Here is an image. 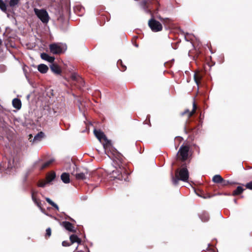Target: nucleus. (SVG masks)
Here are the masks:
<instances>
[{"label": "nucleus", "mask_w": 252, "mask_h": 252, "mask_svg": "<svg viewBox=\"0 0 252 252\" xmlns=\"http://www.w3.org/2000/svg\"><path fill=\"white\" fill-rule=\"evenodd\" d=\"M2 43V41L0 39V45H1Z\"/></svg>", "instance_id": "nucleus-39"}, {"label": "nucleus", "mask_w": 252, "mask_h": 252, "mask_svg": "<svg viewBox=\"0 0 252 252\" xmlns=\"http://www.w3.org/2000/svg\"><path fill=\"white\" fill-rule=\"evenodd\" d=\"M117 65L118 66H120L121 65V67L120 68L121 70L122 71H124L126 70V67L125 65H123V63H122V61L121 60H119L117 62Z\"/></svg>", "instance_id": "nucleus-31"}, {"label": "nucleus", "mask_w": 252, "mask_h": 252, "mask_svg": "<svg viewBox=\"0 0 252 252\" xmlns=\"http://www.w3.org/2000/svg\"><path fill=\"white\" fill-rule=\"evenodd\" d=\"M62 225L68 231L75 232V230L73 224L69 221H64L62 222Z\"/></svg>", "instance_id": "nucleus-11"}, {"label": "nucleus", "mask_w": 252, "mask_h": 252, "mask_svg": "<svg viewBox=\"0 0 252 252\" xmlns=\"http://www.w3.org/2000/svg\"><path fill=\"white\" fill-rule=\"evenodd\" d=\"M246 187L248 189L252 190V181L247 183L246 185Z\"/></svg>", "instance_id": "nucleus-36"}, {"label": "nucleus", "mask_w": 252, "mask_h": 252, "mask_svg": "<svg viewBox=\"0 0 252 252\" xmlns=\"http://www.w3.org/2000/svg\"><path fill=\"white\" fill-rule=\"evenodd\" d=\"M71 244L67 241H64L62 242V245L63 247H67L70 246Z\"/></svg>", "instance_id": "nucleus-35"}, {"label": "nucleus", "mask_w": 252, "mask_h": 252, "mask_svg": "<svg viewBox=\"0 0 252 252\" xmlns=\"http://www.w3.org/2000/svg\"><path fill=\"white\" fill-rule=\"evenodd\" d=\"M141 6L143 10L146 12L150 13L151 10L150 8V4L147 1H143L141 3Z\"/></svg>", "instance_id": "nucleus-19"}, {"label": "nucleus", "mask_w": 252, "mask_h": 252, "mask_svg": "<svg viewBox=\"0 0 252 252\" xmlns=\"http://www.w3.org/2000/svg\"><path fill=\"white\" fill-rule=\"evenodd\" d=\"M196 109V107L195 103H194L193 104V109H192V111H189L188 109H187V110H185L184 113H182V115H184L185 114H187L188 118H189V117H191L195 113Z\"/></svg>", "instance_id": "nucleus-22"}, {"label": "nucleus", "mask_w": 252, "mask_h": 252, "mask_svg": "<svg viewBox=\"0 0 252 252\" xmlns=\"http://www.w3.org/2000/svg\"><path fill=\"white\" fill-rule=\"evenodd\" d=\"M71 78L73 80L76 81L78 82H79L81 86H84V81L83 79L81 77L78 76L77 74H72Z\"/></svg>", "instance_id": "nucleus-20"}, {"label": "nucleus", "mask_w": 252, "mask_h": 252, "mask_svg": "<svg viewBox=\"0 0 252 252\" xmlns=\"http://www.w3.org/2000/svg\"><path fill=\"white\" fill-rule=\"evenodd\" d=\"M71 244H73L74 243H77L78 244H81L82 240L80 239L76 235L72 234L69 237Z\"/></svg>", "instance_id": "nucleus-14"}, {"label": "nucleus", "mask_w": 252, "mask_h": 252, "mask_svg": "<svg viewBox=\"0 0 252 252\" xmlns=\"http://www.w3.org/2000/svg\"><path fill=\"white\" fill-rule=\"evenodd\" d=\"M61 178L62 181L65 184L70 183V176L69 173L66 172L62 173L61 176Z\"/></svg>", "instance_id": "nucleus-16"}, {"label": "nucleus", "mask_w": 252, "mask_h": 252, "mask_svg": "<svg viewBox=\"0 0 252 252\" xmlns=\"http://www.w3.org/2000/svg\"><path fill=\"white\" fill-rule=\"evenodd\" d=\"M48 183H47V181L45 182L44 181L40 180L38 183V186L39 187L43 188L45 186L46 184Z\"/></svg>", "instance_id": "nucleus-34"}, {"label": "nucleus", "mask_w": 252, "mask_h": 252, "mask_svg": "<svg viewBox=\"0 0 252 252\" xmlns=\"http://www.w3.org/2000/svg\"><path fill=\"white\" fill-rule=\"evenodd\" d=\"M40 57L42 59L47 61L51 63H53L55 60V58L54 57L50 56L45 53H41Z\"/></svg>", "instance_id": "nucleus-15"}, {"label": "nucleus", "mask_w": 252, "mask_h": 252, "mask_svg": "<svg viewBox=\"0 0 252 252\" xmlns=\"http://www.w3.org/2000/svg\"><path fill=\"white\" fill-rule=\"evenodd\" d=\"M189 148L187 146H182L178 152L179 154V157H181V159L185 160L187 159L188 157V152Z\"/></svg>", "instance_id": "nucleus-6"}, {"label": "nucleus", "mask_w": 252, "mask_h": 252, "mask_svg": "<svg viewBox=\"0 0 252 252\" xmlns=\"http://www.w3.org/2000/svg\"><path fill=\"white\" fill-rule=\"evenodd\" d=\"M148 24L151 30L154 32L160 31L162 29V25L160 22L154 19L149 20Z\"/></svg>", "instance_id": "nucleus-5"}, {"label": "nucleus", "mask_w": 252, "mask_h": 252, "mask_svg": "<svg viewBox=\"0 0 252 252\" xmlns=\"http://www.w3.org/2000/svg\"><path fill=\"white\" fill-rule=\"evenodd\" d=\"M94 133L95 136L102 143L105 154L110 158V140H109L104 133L100 130L94 129Z\"/></svg>", "instance_id": "nucleus-2"}, {"label": "nucleus", "mask_w": 252, "mask_h": 252, "mask_svg": "<svg viewBox=\"0 0 252 252\" xmlns=\"http://www.w3.org/2000/svg\"><path fill=\"white\" fill-rule=\"evenodd\" d=\"M45 200L49 204H50L52 206L54 207L56 209L58 210H59L58 206L53 201H52L49 198L46 197L45 198Z\"/></svg>", "instance_id": "nucleus-28"}, {"label": "nucleus", "mask_w": 252, "mask_h": 252, "mask_svg": "<svg viewBox=\"0 0 252 252\" xmlns=\"http://www.w3.org/2000/svg\"><path fill=\"white\" fill-rule=\"evenodd\" d=\"M244 189L242 188V187L239 186L236 189L233 191L232 195H239V194H241L244 191Z\"/></svg>", "instance_id": "nucleus-27"}, {"label": "nucleus", "mask_w": 252, "mask_h": 252, "mask_svg": "<svg viewBox=\"0 0 252 252\" xmlns=\"http://www.w3.org/2000/svg\"><path fill=\"white\" fill-rule=\"evenodd\" d=\"M44 136V133L41 131L38 132L34 137L33 142H38L41 140L42 138Z\"/></svg>", "instance_id": "nucleus-23"}, {"label": "nucleus", "mask_w": 252, "mask_h": 252, "mask_svg": "<svg viewBox=\"0 0 252 252\" xmlns=\"http://www.w3.org/2000/svg\"><path fill=\"white\" fill-rule=\"evenodd\" d=\"M14 164L13 159H9L8 160L7 165L6 166V162H2L0 164V171L2 172L3 171L8 169H11L12 168Z\"/></svg>", "instance_id": "nucleus-7"}, {"label": "nucleus", "mask_w": 252, "mask_h": 252, "mask_svg": "<svg viewBox=\"0 0 252 252\" xmlns=\"http://www.w3.org/2000/svg\"><path fill=\"white\" fill-rule=\"evenodd\" d=\"M35 14L37 17L43 23H47L49 21V17L47 12L45 9H34Z\"/></svg>", "instance_id": "nucleus-4"}, {"label": "nucleus", "mask_w": 252, "mask_h": 252, "mask_svg": "<svg viewBox=\"0 0 252 252\" xmlns=\"http://www.w3.org/2000/svg\"><path fill=\"white\" fill-rule=\"evenodd\" d=\"M223 181V178L220 175H216L213 178V181L216 183H220Z\"/></svg>", "instance_id": "nucleus-26"}, {"label": "nucleus", "mask_w": 252, "mask_h": 252, "mask_svg": "<svg viewBox=\"0 0 252 252\" xmlns=\"http://www.w3.org/2000/svg\"><path fill=\"white\" fill-rule=\"evenodd\" d=\"M20 0H10L9 3V6L10 7H14L16 5H17Z\"/></svg>", "instance_id": "nucleus-32"}, {"label": "nucleus", "mask_w": 252, "mask_h": 252, "mask_svg": "<svg viewBox=\"0 0 252 252\" xmlns=\"http://www.w3.org/2000/svg\"><path fill=\"white\" fill-rule=\"evenodd\" d=\"M222 182V185L223 186H226L228 184H229V182L228 181H224V180H223Z\"/></svg>", "instance_id": "nucleus-37"}, {"label": "nucleus", "mask_w": 252, "mask_h": 252, "mask_svg": "<svg viewBox=\"0 0 252 252\" xmlns=\"http://www.w3.org/2000/svg\"><path fill=\"white\" fill-rule=\"evenodd\" d=\"M50 69L54 73L59 75L62 73V70L60 67L56 63H52L50 65Z\"/></svg>", "instance_id": "nucleus-12"}, {"label": "nucleus", "mask_w": 252, "mask_h": 252, "mask_svg": "<svg viewBox=\"0 0 252 252\" xmlns=\"http://www.w3.org/2000/svg\"><path fill=\"white\" fill-rule=\"evenodd\" d=\"M29 136H30V137H32V134H30Z\"/></svg>", "instance_id": "nucleus-40"}, {"label": "nucleus", "mask_w": 252, "mask_h": 252, "mask_svg": "<svg viewBox=\"0 0 252 252\" xmlns=\"http://www.w3.org/2000/svg\"><path fill=\"white\" fill-rule=\"evenodd\" d=\"M189 173L188 170L185 167H183L177 170L175 178L172 175V182L174 185H176L178 184L179 180L187 182L189 179Z\"/></svg>", "instance_id": "nucleus-3"}, {"label": "nucleus", "mask_w": 252, "mask_h": 252, "mask_svg": "<svg viewBox=\"0 0 252 252\" xmlns=\"http://www.w3.org/2000/svg\"><path fill=\"white\" fill-rule=\"evenodd\" d=\"M51 235V229L50 228H48L46 230V234L45 237L46 239H48Z\"/></svg>", "instance_id": "nucleus-33"}, {"label": "nucleus", "mask_w": 252, "mask_h": 252, "mask_svg": "<svg viewBox=\"0 0 252 252\" xmlns=\"http://www.w3.org/2000/svg\"><path fill=\"white\" fill-rule=\"evenodd\" d=\"M56 173L54 171H51L50 173H49L47 175L46 177V180L47 181V183H50L52 181H53L55 178H56Z\"/></svg>", "instance_id": "nucleus-18"}, {"label": "nucleus", "mask_w": 252, "mask_h": 252, "mask_svg": "<svg viewBox=\"0 0 252 252\" xmlns=\"http://www.w3.org/2000/svg\"><path fill=\"white\" fill-rule=\"evenodd\" d=\"M37 192L34 190H32V198L33 202L40 209H42L41 200L37 198Z\"/></svg>", "instance_id": "nucleus-10"}, {"label": "nucleus", "mask_w": 252, "mask_h": 252, "mask_svg": "<svg viewBox=\"0 0 252 252\" xmlns=\"http://www.w3.org/2000/svg\"><path fill=\"white\" fill-rule=\"evenodd\" d=\"M49 49L53 54H60L63 52L62 47L56 43L51 44L49 45Z\"/></svg>", "instance_id": "nucleus-9"}, {"label": "nucleus", "mask_w": 252, "mask_h": 252, "mask_svg": "<svg viewBox=\"0 0 252 252\" xmlns=\"http://www.w3.org/2000/svg\"><path fill=\"white\" fill-rule=\"evenodd\" d=\"M202 75L198 72L194 74V79L196 84L198 86L200 80L201 79Z\"/></svg>", "instance_id": "nucleus-25"}, {"label": "nucleus", "mask_w": 252, "mask_h": 252, "mask_svg": "<svg viewBox=\"0 0 252 252\" xmlns=\"http://www.w3.org/2000/svg\"><path fill=\"white\" fill-rule=\"evenodd\" d=\"M0 9L3 12H6L7 10L6 5L2 0H0Z\"/></svg>", "instance_id": "nucleus-30"}, {"label": "nucleus", "mask_w": 252, "mask_h": 252, "mask_svg": "<svg viewBox=\"0 0 252 252\" xmlns=\"http://www.w3.org/2000/svg\"><path fill=\"white\" fill-rule=\"evenodd\" d=\"M12 105L15 108H16L18 110L20 109L22 106V103L20 99L17 98L13 99L12 100Z\"/></svg>", "instance_id": "nucleus-17"}, {"label": "nucleus", "mask_w": 252, "mask_h": 252, "mask_svg": "<svg viewBox=\"0 0 252 252\" xmlns=\"http://www.w3.org/2000/svg\"><path fill=\"white\" fill-rule=\"evenodd\" d=\"M122 155L116 150L111 148V160H113V166H111V179H117L123 171L121 167Z\"/></svg>", "instance_id": "nucleus-1"}, {"label": "nucleus", "mask_w": 252, "mask_h": 252, "mask_svg": "<svg viewBox=\"0 0 252 252\" xmlns=\"http://www.w3.org/2000/svg\"><path fill=\"white\" fill-rule=\"evenodd\" d=\"M109 13L106 11L103 12L99 17V20L100 21L101 24L100 25H103L104 24L105 22V20H107V21H109Z\"/></svg>", "instance_id": "nucleus-13"}, {"label": "nucleus", "mask_w": 252, "mask_h": 252, "mask_svg": "<svg viewBox=\"0 0 252 252\" xmlns=\"http://www.w3.org/2000/svg\"><path fill=\"white\" fill-rule=\"evenodd\" d=\"M38 70L41 73H45L48 70V67L44 64H40L38 66Z\"/></svg>", "instance_id": "nucleus-21"}, {"label": "nucleus", "mask_w": 252, "mask_h": 252, "mask_svg": "<svg viewBox=\"0 0 252 252\" xmlns=\"http://www.w3.org/2000/svg\"><path fill=\"white\" fill-rule=\"evenodd\" d=\"M135 47H137L138 46V44H135Z\"/></svg>", "instance_id": "nucleus-38"}, {"label": "nucleus", "mask_w": 252, "mask_h": 252, "mask_svg": "<svg viewBox=\"0 0 252 252\" xmlns=\"http://www.w3.org/2000/svg\"><path fill=\"white\" fill-rule=\"evenodd\" d=\"M89 172V171L87 168H84L82 170H79V172L75 175V178L78 180H85Z\"/></svg>", "instance_id": "nucleus-8"}, {"label": "nucleus", "mask_w": 252, "mask_h": 252, "mask_svg": "<svg viewBox=\"0 0 252 252\" xmlns=\"http://www.w3.org/2000/svg\"><path fill=\"white\" fill-rule=\"evenodd\" d=\"M70 220L71 221H73V219H70Z\"/></svg>", "instance_id": "nucleus-41"}, {"label": "nucleus", "mask_w": 252, "mask_h": 252, "mask_svg": "<svg viewBox=\"0 0 252 252\" xmlns=\"http://www.w3.org/2000/svg\"><path fill=\"white\" fill-rule=\"evenodd\" d=\"M54 161V159H50L49 160L47 161V162H45V163H44L41 167H40V170H43L46 168H47L48 167H49L53 162Z\"/></svg>", "instance_id": "nucleus-24"}, {"label": "nucleus", "mask_w": 252, "mask_h": 252, "mask_svg": "<svg viewBox=\"0 0 252 252\" xmlns=\"http://www.w3.org/2000/svg\"><path fill=\"white\" fill-rule=\"evenodd\" d=\"M200 218L202 221H207L209 220V217L208 213H203L200 216Z\"/></svg>", "instance_id": "nucleus-29"}]
</instances>
